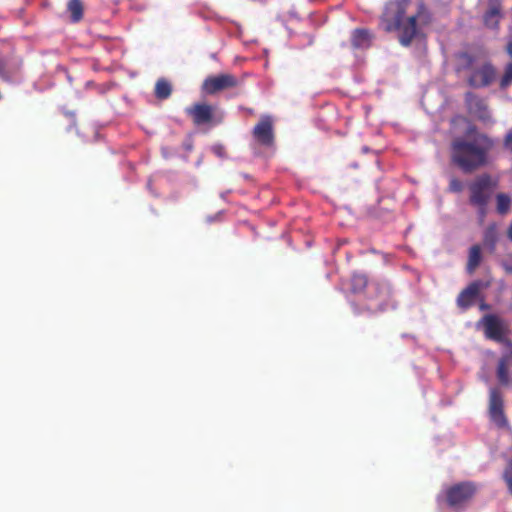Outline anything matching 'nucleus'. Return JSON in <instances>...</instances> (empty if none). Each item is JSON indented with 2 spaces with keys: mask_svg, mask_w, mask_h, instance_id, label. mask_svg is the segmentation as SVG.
<instances>
[{
  "mask_svg": "<svg viewBox=\"0 0 512 512\" xmlns=\"http://www.w3.org/2000/svg\"><path fill=\"white\" fill-rule=\"evenodd\" d=\"M503 18L501 0H488V8L483 15V23L489 29H497Z\"/></svg>",
  "mask_w": 512,
  "mask_h": 512,
  "instance_id": "ddd939ff",
  "label": "nucleus"
},
{
  "mask_svg": "<svg viewBox=\"0 0 512 512\" xmlns=\"http://www.w3.org/2000/svg\"><path fill=\"white\" fill-rule=\"evenodd\" d=\"M371 35L366 29H355L352 33L351 43L355 48H367L370 45Z\"/></svg>",
  "mask_w": 512,
  "mask_h": 512,
  "instance_id": "a211bd4d",
  "label": "nucleus"
},
{
  "mask_svg": "<svg viewBox=\"0 0 512 512\" xmlns=\"http://www.w3.org/2000/svg\"><path fill=\"white\" fill-rule=\"evenodd\" d=\"M0 78L5 81L12 79V72L8 68L7 60L0 56Z\"/></svg>",
  "mask_w": 512,
  "mask_h": 512,
  "instance_id": "a878e982",
  "label": "nucleus"
},
{
  "mask_svg": "<svg viewBox=\"0 0 512 512\" xmlns=\"http://www.w3.org/2000/svg\"><path fill=\"white\" fill-rule=\"evenodd\" d=\"M506 52L512 58V41L508 42L506 46Z\"/></svg>",
  "mask_w": 512,
  "mask_h": 512,
  "instance_id": "c756f323",
  "label": "nucleus"
},
{
  "mask_svg": "<svg viewBox=\"0 0 512 512\" xmlns=\"http://www.w3.org/2000/svg\"><path fill=\"white\" fill-rule=\"evenodd\" d=\"M497 241L498 233L496 226L489 225L484 232L483 243L490 253L495 252Z\"/></svg>",
  "mask_w": 512,
  "mask_h": 512,
  "instance_id": "aec40b11",
  "label": "nucleus"
},
{
  "mask_svg": "<svg viewBox=\"0 0 512 512\" xmlns=\"http://www.w3.org/2000/svg\"><path fill=\"white\" fill-rule=\"evenodd\" d=\"M368 285V279L365 275L363 274H353V276L351 277V292L356 294V293H361L362 291H364V289L367 287Z\"/></svg>",
  "mask_w": 512,
  "mask_h": 512,
  "instance_id": "4be33fe9",
  "label": "nucleus"
},
{
  "mask_svg": "<svg viewBox=\"0 0 512 512\" xmlns=\"http://www.w3.org/2000/svg\"><path fill=\"white\" fill-rule=\"evenodd\" d=\"M511 205V198L505 193H499L496 195V209L501 215L508 213Z\"/></svg>",
  "mask_w": 512,
  "mask_h": 512,
  "instance_id": "5701e85b",
  "label": "nucleus"
},
{
  "mask_svg": "<svg viewBox=\"0 0 512 512\" xmlns=\"http://www.w3.org/2000/svg\"><path fill=\"white\" fill-rule=\"evenodd\" d=\"M496 376L501 386L507 387L511 384L512 380L508 369L507 357H502L499 359Z\"/></svg>",
  "mask_w": 512,
  "mask_h": 512,
  "instance_id": "f3484780",
  "label": "nucleus"
},
{
  "mask_svg": "<svg viewBox=\"0 0 512 512\" xmlns=\"http://www.w3.org/2000/svg\"><path fill=\"white\" fill-rule=\"evenodd\" d=\"M479 308H480V310H489L490 305L483 301L480 303Z\"/></svg>",
  "mask_w": 512,
  "mask_h": 512,
  "instance_id": "7c9ffc66",
  "label": "nucleus"
},
{
  "mask_svg": "<svg viewBox=\"0 0 512 512\" xmlns=\"http://www.w3.org/2000/svg\"><path fill=\"white\" fill-rule=\"evenodd\" d=\"M489 413L491 419L499 426L507 425L504 414V401L501 391L498 388H491L489 395Z\"/></svg>",
  "mask_w": 512,
  "mask_h": 512,
  "instance_id": "9d476101",
  "label": "nucleus"
},
{
  "mask_svg": "<svg viewBox=\"0 0 512 512\" xmlns=\"http://www.w3.org/2000/svg\"><path fill=\"white\" fill-rule=\"evenodd\" d=\"M465 103L470 113H473L480 119L487 118L488 110L484 99L480 98L473 92H467L465 94Z\"/></svg>",
  "mask_w": 512,
  "mask_h": 512,
  "instance_id": "2eb2a0df",
  "label": "nucleus"
},
{
  "mask_svg": "<svg viewBox=\"0 0 512 512\" xmlns=\"http://www.w3.org/2000/svg\"><path fill=\"white\" fill-rule=\"evenodd\" d=\"M489 287V282L476 280L470 283L465 289H463L457 297V305L461 309H468L471 307L482 289Z\"/></svg>",
  "mask_w": 512,
  "mask_h": 512,
  "instance_id": "9b49d317",
  "label": "nucleus"
},
{
  "mask_svg": "<svg viewBox=\"0 0 512 512\" xmlns=\"http://www.w3.org/2000/svg\"><path fill=\"white\" fill-rule=\"evenodd\" d=\"M185 112L197 126L212 123L215 119L213 106L206 103H195L187 107Z\"/></svg>",
  "mask_w": 512,
  "mask_h": 512,
  "instance_id": "f8f14e48",
  "label": "nucleus"
},
{
  "mask_svg": "<svg viewBox=\"0 0 512 512\" xmlns=\"http://www.w3.org/2000/svg\"><path fill=\"white\" fill-rule=\"evenodd\" d=\"M507 236L512 241V221L507 230Z\"/></svg>",
  "mask_w": 512,
  "mask_h": 512,
  "instance_id": "2f4dec72",
  "label": "nucleus"
},
{
  "mask_svg": "<svg viewBox=\"0 0 512 512\" xmlns=\"http://www.w3.org/2000/svg\"><path fill=\"white\" fill-rule=\"evenodd\" d=\"M478 328L482 329L486 339L511 346L512 342L508 336L510 327L508 322L497 314L489 313L483 315L477 322Z\"/></svg>",
  "mask_w": 512,
  "mask_h": 512,
  "instance_id": "7ed1b4c3",
  "label": "nucleus"
},
{
  "mask_svg": "<svg viewBox=\"0 0 512 512\" xmlns=\"http://www.w3.org/2000/svg\"><path fill=\"white\" fill-rule=\"evenodd\" d=\"M252 136L256 144L265 148H272L275 143L273 119L269 115L261 116L252 130Z\"/></svg>",
  "mask_w": 512,
  "mask_h": 512,
  "instance_id": "6e6552de",
  "label": "nucleus"
},
{
  "mask_svg": "<svg viewBox=\"0 0 512 512\" xmlns=\"http://www.w3.org/2000/svg\"><path fill=\"white\" fill-rule=\"evenodd\" d=\"M460 59L464 61L462 69L471 70L467 79L469 86L483 88L489 86L496 78V69L490 62H485L480 67L472 69L474 57L469 53H462Z\"/></svg>",
  "mask_w": 512,
  "mask_h": 512,
  "instance_id": "39448f33",
  "label": "nucleus"
},
{
  "mask_svg": "<svg viewBox=\"0 0 512 512\" xmlns=\"http://www.w3.org/2000/svg\"><path fill=\"white\" fill-rule=\"evenodd\" d=\"M238 79L229 73H222L207 77L202 83V91L214 95L220 91L238 86Z\"/></svg>",
  "mask_w": 512,
  "mask_h": 512,
  "instance_id": "1a4fd4ad",
  "label": "nucleus"
},
{
  "mask_svg": "<svg viewBox=\"0 0 512 512\" xmlns=\"http://www.w3.org/2000/svg\"><path fill=\"white\" fill-rule=\"evenodd\" d=\"M409 0H390L383 9L380 17L381 25L387 32L398 31L399 38L404 33L405 20L403 19Z\"/></svg>",
  "mask_w": 512,
  "mask_h": 512,
  "instance_id": "20e7f679",
  "label": "nucleus"
},
{
  "mask_svg": "<svg viewBox=\"0 0 512 512\" xmlns=\"http://www.w3.org/2000/svg\"><path fill=\"white\" fill-rule=\"evenodd\" d=\"M370 288L375 291V298L378 300V302L374 306L368 307V310L372 312H378L387 309L391 297L390 288L387 285L378 282L372 283Z\"/></svg>",
  "mask_w": 512,
  "mask_h": 512,
  "instance_id": "4468645a",
  "label": "nucleus"
},
{
  "mask_svg": "<svg viewBox=\"0 0 512 512\" xmlns=\"http://www.w3.org/2000/svg\"><path fill=\"white\" fill-rule=\"evenodd\" d=\"M503 481L507 487L508 493L512 496V454L508 457L502 473Z\"/></svg>",
  "mask_w": 512,
  "mask_h": 512,
  "instance_id": "b1692460",
  "label": "nucleus"
},
{
  "mask_svg": "<svg viewBox=\"0 0 512 512\" xmlns=\"http://www.w3.org/2000/svg\"><path fill=\"white\" fill-rule=\"evenodd\" d=\"M477 491L472 482H461L446 490V500L451 507H460L469 502Z\"/></svg>",
  "mask_w": 512,
  "mask_h": 512,
  "instance_id": "0eeeda50",
  "label": "nucleus"
},
{
  "mask_svg": "<svg viewBox=\"0 0 512 512\" xmlns=\"http://www.w3.org/2000/svg\"><path fill=\"white\" fill-rule=\"evenodd\" d=\"M503 146L506 150L512 153V128L506 133L503 140Z\"/></svg>",
  "mask_w": 512,
  "mask_h": 512,
  "instance_id": "cd10ccee",
  "label": "nucleus"
},
{
  "mask_svg": "<svg viewBox=\"0 0 512 512\" xmlns=\"http://www.w3.org/2000/svg\"><path fill=\"white\" fill-rule=\"evenodd\" d=\"M494 146V140L486 134L455 137L450 143V161L464 174H472L489 164Z\"/></svg>",
  "mask_w": 512,
  "mask_h": 512,
  "instance_id": "f257e3e1",
  "label": "nucleus"
},
{
  "mask_svg": "<svg viewBox=\"0 0 512 512\" xmlns=\"http://www.w3.org/2000/svg\"><path fill=\"white\" fill-rule=\"evenodd\" d=\"M67 10L73 23H78L82 20L84 12L82 0H69Z\"/></svg>",
  "mask_w": 512,
  "mask_h": 512,
  "instance_id": "412c9836",
  "label": "nucleus"
},
{
  "mask_svg": "<svg viewBox=\"0 0 512 512\" xmlns=\"http://www.w3.org/2000/svg\"><path fill=\"white\" fill-rule=\"evenodd\" d=\"M449 190L451 192L459 193L463 190V183L458 178H452L449 182Z\"/></svg>",
  "mask_w": 512,
  "mask_h": 512,
  "instance_id": "bb28decb",
  "label": "nucleus"
},
{
  "mask_svg": "<svg viewBox=\"0 0 512 512\" xmlns=\"http://www.w3.org/2000/svg\"><path fill=\"white\" fill-rule=\"evenodd\" d=\"M498 180L488 173L478 175L469 185V203L477 208L479 220L482 223L487 214V206Z\"/></svg>",
  "mask_w": 512,
  "mask_h": 512,
  "instance_id": "f03ea898",
  "label": "nucleus"
},
{
  "mask_svg": "<svg viewBox=\"0 0 512 512\" xmlns=\"http://www.w3.org/2000/svg\"><path fill=\"white\" fill-rule=\"evenodd\" d=\"M512 85V62H509L504 67L503 75L499 80L500 89L505 90Z\"/></svg>",
  "mask_w": 512,
  "mask_h": 512,
  "instance_id": "393cba45",
  "label": "nucleus"
},
{
  "mask_svg": "<svg viewBox=\"0 0 512 512\" xmlns=\"http://www.w3.org/2000/svg\"><path fill=\"white\" fill-rule=\"evenodd\" d=\"M154 93L159 100L168 99L172 94V84L166 78H159L156 81Z\"/></svg>",
  "mask_w": 512,
  "mask_h": 512,
  "instance_id": "6ab92c4d",
  "label": "nucleus"
},
{
  "mask_svg": "<svg viewBox=\"0 0 512 512\" xmlns=\"http://www.w3.org/2000/svg\"><path fill=\"white\" fill-rule=\"evenodd\" d=\"M503 267L507 273L512 274V253L507 255V257L503 263Z\"/></svg>",
  "mask_w": 512,
  "mask_h": 512,
  "instance_id": "c85d7f7f",
  "label": "nucleus"
},
{
  "mask_svg": "<svg viewBox=\"0 0 512 512\" xmlns=\"http://www.w3.org/2000/svg\"><path fill=\"white\" fill-rule=\"evenodd\" d=\"M481 261L482 255L480 245L476 244L471 246V248L469 249L468 261L466 265L467 272L469 274H473L475 270L479 267Z\"/></svg>",
  "mask_w": 512,
  "mask_h": 512,
  "instance_id": "dca6fc26",
  "label": "nucleus"
},
{
  "mask_svg": "<svg viewBox=\"0 0 512 512\" xmlns=\"http://www.w3.org/2000/svg\"><path fill=\"white\" fill-rule=\"evenodd\" d=\"M418 20L423 25H427L432 21V15L424 2L418 3L417 12L415 15H412L405 19L404 33L400 37V43L403 46H409L412 43V41L417 37L419 33L417 26Z\"/></svg>",
  "mask_w": 512,
  "mask_h": 512,
  "instance_id": "423d86ee",
  "label": "nucleus"
}]
</instances>
